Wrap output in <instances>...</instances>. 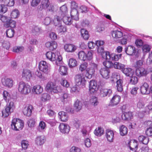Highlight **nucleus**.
Listing matches in <instances>:
<instances>
[{
	"instance_id": "nucleus-34",
	"label": "nucleus",
	"mask_w": 152,
	"mask_h": 152,
	"mask_svg": "<svg viewBox=\"0 0 152 152\" xmlns=\"http://www.w3.org/2000/svg\"><path fill=\"white\" fill-rule=\"evenodd\" d=\"M121 97L118 95H115L112 98L111 101V105L114 106L117 105L120 102Z\"/></svg>"
},
{
	"instance_id": "nucleus-16",
	"label": "nucleus",
	"mask_w": 152,
	"mask_h": 152,
	"mask_svg": "<svg viewBox=\"0 0 152 152\" xmlns=\"http://www.w3.org/2000/svg\"><path fill=\"white\" fill-rule=\"evenodd\" d=\"M46 141V138L44 135L37 136L35 139L34 142L36 145L38 146L43 145Z\"/></svg>"
},
{
	"instance_id": "nucleus-10",
	"label": "nucleus",
	"mask_w": 152,
	"mask_h": 152,
	"mask_svg": "<svg viewBox=\"0 0 152 152\" xmlns=\"http://www.w3.org/2000/svg\"><path fill=\"white\" fill-rule=\"evenodd\" d=\"M45 88L46 91L48 92L57 93L59 91V87L56 86L55 83L49 82L46 84Z\"/></svg>"
},
{
	"instance_id": "nucleus-14",
	"label": "nucleus",
	"mask_w": 152,
	"mask_h": 152,
	"mask_svg": "<svg viewBox=\"0 0 152 152\" xmlns=\"http://www.w3.org/2000/svg\"><path fill=\"white\" fill-rule=\"evenodd\" d=\"M60 132L63 134H68L70 130L69 126L67 124L61 123L58 127Z\"/></svg>"
},
{
	"instance_id": "nucleus-18",
	"label": "nucleus",
	"mask_w": 152,
	"mask_h": 152,
	"mask_svg": "<svg viewBox=\"0 0 152 152\" xmlns=\"http://www.w3.org/2000/svg\"><path fill=\"white\" fill-rule=\"evenodd\" d=\"M33 107L31 105H27L23 109V113L24 115L27 116H30L32 113Z\"/></svg>"
},
{
	"instance_id": "nucleus-61",
	"label": "nucleus",
	"mask_w": 152,
	"mask_h": 152,
	"mask_svg": "<svg viewBox=\"0 0 152 152\" xmlns=\"http://www.w3.org/2000/svg\"><path fill=\"white\" fill-rule=\"evenodd\" d=\"M46 126L45 123L43 121H41L39 123L38 130L40 131H42L45 129Z\"/></svg>"
},
{
	"instance_id": "nucleus-20",
	"label": "nucleus",
	"mask_w": 152,
	"mask_h": 152,
	"mask_svg": "<svg viewBox=\"0 0 152 152\" xmlns=\"http://www.w3.org/2000/svg\"><path fill=\"white\" fill-rule=\"evenodd\" d=\"M111 34L112 37L116 39L121 38L123 36V33L120 29L113 30L111 32Z\"/></svg>"
},
{
	"instance_id": "nucleus-39",
	"label": "nucleus",
	"mask_w": 152,
	"mask_h": 152,
	"mask_svg": "<svg viewBox=\"0 0 152 152\" xmlns=\"http://www.w3.org/2000/svg\"><path fill=\"white\" fill-rule=\"evenodd\" d=\"M122 72L127 76L131 77L133 75V72L131 68H124L122 70Z\"/></svg>"
},
{
	"instance_id": "nucleus-58",
	"label": "nucleus",
	"mask_w": 152,
	"mask_h": 152,
	"mask_svg": "<svg viewBox=\"0 0 152 152\" xmlns=\"http://www.w3.org/2000/svg\"><path fill=\"white\" fill-rule=\"evenodd\" d=\"M50 98L49 95L47 93H44L42 94L41 100L45 102L49 100Z\"/></svg>"
},
{
	"instance_id": "nucleus-7",
	"label": "nucleus",
	"mask_w": 152,
	"mask_h": 152,
	"mask_svg": "<svg viewBox=\"0 0 152 152\" xmlns=\"http://www.w3.org/2000/svg\"><path fill=\"white\" fill-rule=\"evenodd\" d=\"M93 53L92 50L88 51L87 54L83 51H80L78 53L79 58L84 61L91 60L93 58Z\"/></svg>"
},
{
	"instance_id": "nucleus-28",
	"label": "nucleus",
	"mask_w": 152,
	"mask_h": 152,
	"mask_svg": "<svg viewBox=\"0 0 152 152\" xmlns=\"http://www.w3.org/2000/svg\"><path fill=\"white\" fill-rule=\"evenodd\" d=\"M43 88L39 85L34 86L32 89L34 93L37 94L41 93L43 92Z\"/></svg>"
},
{
	"instance_id": "nucleus-21",
	"label": "nucleus",
	"mask_w": 152,
	"mask_h": 152,
	"mask_svg": "<svg viewBox=\"0 0 152 152\" xmlns=\"http://www.w3.org/2000/svg\"><path fill=\"white\" fill-rule=\"evenodd\" d=\"M128 145L130 150H136L138 148V142L136 140H132L129 142Z\"/></svg>"
},
{
	"instance_id": "nucleus-53",
	"label": "nucleus",
	"mask_w": 152,
	"mask_h": 152,
	"mask_svg": "<svg viewBox=\"0 0 152 152\" xmlns=\"http://www.w3.org/2000/svg\"><path fill=\"white\" fill-rule=\"evenodd\" d=\"M113 66L115 68L119 69H121L122 70L125 67L124 65L118 62H115Z\"/></svg>"
},
{
	"instance_id": "nucleus-13",
	"label": "nucleus",
	"mask_w": 152,
	"mask_h": 152,
	"mask_svg": "<svg viewBox=\"0 0 152 152\" xmlns=\"http://www.w3.org/2000/svg\"><path fill=\"white\" fill-rule=\"evenodd\" d=\"M135 73L136 75L139 77L146 76L148 73L147 69L142 67L137 68Z\"/></svg>"
},
{
	"instance_id": "nucleus-60",
	"label": "nucleus",
	"mask_w": 152,
	"mask_h": 152,
	"mask_svg": "<svg viewBox=\"0 0 152 152\" xmlns=\"http://www.w3.org/2000/svg\"><path fill=\"white\" fill-rule=\"evenodd\" d=\"M58 27V30L59 33L63 34L67 31L66 27L65 26H62L61 24L60 26H59Z\"/></svg>"
},
{
	"instance_id": "nucleus-36",
	"label": "nucleus",
	"mask_w": 152,
	"mask_h": 152,
	"mask_svg": "<svg viewBox=\"0 0 152 152\" xmlns=\"http://www.w3.org/2000/svg\"><path fill=\"white\" fill-rule=\"evenodd\" d=\"M120 134L121 136H124L126 135L128 132L127 128L124 125L120 126L119 128Z\"/></svg>"
},
{
	"instance_id": "nucleus-27",
	"label": "nucleus",
	"mask_w": 152,
	"mask_h": 152,
	"mask_svg": "<svg viewBox=\"0 0 152 152\" xmlns=\"http://www.w3.org/2000/svg\"><path fill=\"white\" fill-rule=\"evenodd\" d=\"M104 42L103 40H98L96 41V45L98 47L97 51L99 53L103 52L104 48L102 47H100V46H102L104 44Z\"/></svg>"
},
{
	"instance_id": "nucleus-29",
	"label": "nucleus",
	"mask_w": 152,
	"mask_h": 152,
	"mask_svg": "<svg viewBox=\"0 0 152 152\" xmlns=\"http://www.w3.org/2000/svg\"><path fill=\"white\" fill-rule=\"evenodd\" d=\"M30 28L32 32L35 35H38L42 32L41 28L37 26H33L31 27Z\"/></svg>"
},
{
	"instance_id": "nucleus-63",
	"label": "nucleus",
	"mask_w": 152,
	"mask_h": 152,
	"mask_svg": "<svg viewBox=\"0 0 152 152\" xmlns=\"http://www.w3.org/2000/svg\"><path fill=\"white\" fill-rule=\"evenodd\" d=\"M60 83L62 85L66 88H68L69 86V83L64 78H62L61 80Z\"/></svg>"
},
{
	"instance_id": "nucleus-8",
	"label": "nucleus",
	"mask_w": 152,
	"mask_h": 152,
	"mask_svg": "<svg viewBox=\"0 0 152 152\" xmlns=\"http://www.w3.org/2000/svg\"><path fill=\"white\" fill-rule=\"evenodd\" d=\"M83 74H78L75 75L74 79L76 84L77 85L84 87L86 83V80Z\"/></svg>"
},
{
	"instance_id": "nucleus-31",
	"label": "nucleus",
	"mask_w": 152,
	"mask_h": 152,
	"mask_svg": "<svg viewBox=\"0 0 152 152\" xmlns=\"http://www.w3.org/2000/svg\"><path fill=\"white\" fill-rule=\"evenodd\" d=\"M3 96L4 99L7 102L13 101V99L11 98L10 94L7 91L4 90L3 91Z\"/></svg>"
},
{
	"instance_id": "nucleus-57",
	"label": "nucleus",
	"mask_w": 152,
	"mask_h": 152,
	"mask_svg": "<svg viewBox=\"0 0 152 152\" xmlns=\"http://www.w3.org/2000/svg\"><path fill=\"white\" fill-rule=\"evenodd\" d=\"M24 48L23 46H15L13 48V51L15 53H20L23 51Z\"/></svg>"
},
{
	"instance_id": "nucleus-32",
	"label": "nucleus",
	"mask_w": 152,
	"mask_h": 152,
	"mask_svg": "<svg viewBox=\"0 0 152 152\" xmlns=\"http://www.w3.org/2000/svg\"><path fill=\"white\" fill-rule=\"evenodd\" d=\"M62 18L57 15L54 16L53 20H52V23L55 26L58 27L60 26L61 23Z\"/></svg>"
},
{
	"instance_id": "nucleus-38",
	"label": "nucleus",
	"mask_w": 152,
	"mask_h": 152,
	"mask_svg": "<svg viewBox=\"0 0 152 152\" xmlns=\"http://www.w3.org/2000/svg\"><path fill=\"white\" fill-rule=\"evenodd\" d=\"M104 131L103 128L98 127L96 128L94 131V134L97 136H101L104 133Z\"/></svg>"
},
{
	"instance_id": "nucleus-55",
	"label": "nucleus",
	"mask_w": 152,
	"mask_h": 152,
	"mask_svg": "<svg viewBox=\"0 0 152 152\" xmlns=\"http://www.w3.org/2000/svg\"><path fill=\"white\" fill-rule=\"evenodd\" d=\"M50 3L49 0H42L41 5L43 8L46 9L50 5Z\"/></svg>"
},
{
	"instance_id": "nucleus-1",
	"label": "nucleus",
	"mask_w": 152,
	"mask_h": 152,
	"mask_svg": "<svg viewBox=\"0 0 152 152\" xmlns=\"http://www.w3.org/2000/svg\"><path fill=\"white\" fill-rule=\"evenodd\" d=\"M88 63L86 62L81 64L79 66V70L81 72L86 70L85 76L87 78L90 79L94 73L95 70L97 69V65L96 64L92 63L90 64L89 66L87 68Z\"/></svg>"
},
{
	"instance_id": "nucleus-11",
	"label": "nucleus",
	"mask_w": 152,
	"mask_h": 152,
	"mask_svg": "<svg viewBox=\"0 0 152 152\" xmlns=\"http://www.w3.org/2000/svg\"><path fill=\"white\" fill-rule=\"evenodd\" d=\"M125 51L126 54L129 55H135L136 57H138L139 56L135 48L132 45H129L126 47L125 48Z\"/></svg>"
},
{
	"instance_id": "nucleus-17",
	"label": "nucleus",
	"mask_w": 152,
	"mask_h": 152,
	"mask_svg": "<svg viewBox=\"0 0 152 152\" xmlns=\"http://www.w3.org/2000/svg\"><path fill=\"white\" fill-rule=\"evenodd\" d=\"M100 73L102 77L106 79H108L110 76L109 69L102 68L100 70Z\"/></svg>"
},
{
	"instance_id": "nucleus-45",
	"label": "nucleus",
	"mask_w": 152,
	"mask_h": 152,
	"mask_svg": "<svg viewBox=\"0 0 152 152\" xmlns=\"http://www.w3.org/2000/svg\"><path fill=\"white\" fill-rule=\"evenodd\" d=\"M68 65L70 68L75 67L77 65V61L75 59L71 58L69 60Z\"/></svg>"
},
{
	"instance_id": "nucleus-5",
	"label": "nucleus",
	"mask_w": 152,
	"mask_h": 152,
	"mask_svg": "<svg viewBox=\"0 0 152 152\" xmlns=\"http://www.w3.org/2000/svg\"><path fill=\"white\" fill-rule=\"evenodd\" d=\"M15 106L13 101L7 102L5 109L2 111V115L4 118L7 117L13 112Z\"/></svg>"
},
{
	"instance_id": "nucleus-62",
	"label": "nucleus",
	"mask_w": 152,
	"mask_h": 152,
	"mask_svg": "<svg viewBox=\"0 0 152 152\" xmlns=\"http://www.w3.org/2000/svg\"><path fill=\"white\" fill-rule=\"evenodd\" d=\"M5 5H0V13H5L7 10V6L5 4Z\"/></svg>"
},
{
	"instance_id": "nucleus-40",
	"label": "nucleus",
	"mask_w": 152,
	"mask_h": 152,
	"mask_svg": "<svg viewBox=\"0 0 152 152\" xmlns=\"http://www.w3.org/2000/svg\"><path fill=\"white\" fill-rule=\"evenodd\" d=\"M145 99L140 98L139 99L137 102V107L140 109H142L145 107Z\"/></svg>"
},
{
	"instance_id": "nucleus-23",
	"label": "nucleus",
	"mask_w": 152,
	"mask_h": 152,
	"mask_svg": "<svg viewBox=\"0 0 152 152\" xmlns=\"http://www.w3.org/2000/svg\"><path fill=\"white\" fill-rule=\"evenodd\" d=\"M58 117L61 121L63 122L67 121L68 118L67 114L64 111H61L59 112Z\"/></svg>"
},
{
	"instance_id": "nucleus-24",
	"label": "nucleus",
	"mask_w": 152,
	"mask_h": 152,
	"mask_svg": "<svg viewBox=\"0 0 152 152\" xmlns=\"http://www.w3.org/2000/svg\"><path fill=\"white\" fill-rule=\"evenodd\" d=\"M46 46L50 50H53L57 48V45L55 41L48 42L45 44Z\"/></svg>"
},
{
	"instance_id": "nucleus-12",
	"label": "nucleus",
	"mask_w": 152,
	"mask_h": 152,
	"mask_svg": "<svg viewBox=\"0 0 152 152\" xmlns=\"http://www.w3.org/2000/svg\"><path fill=\"white\" fill-rule=\"evenodd\" d=\"M1 83L3 86L8 88H12L14 83L13 80L11 78L6 77L2 79Z\"/></svg>"
},
{
	"instance_id": "nucleus-51",
	"label": "nucleus",
	"mask_w": 152,
	"mask_h": 152,
	"mask_svg": "<svg viewBox=\"0 0 152 152\" xmlns=\"http://www.w3.org/2000/svg\"><path fill=\"white\" fill-rule=\"evenodd\" d=\"M96 31L102 33L105 30V28L104 25L102 23H99L96 27Z\"/></svg>"
},
{
	"instance_id": "nucleus-64",
	"label": "nucleus",
	"mask_w": 152,
	"mask_h": 152,
	"mask_svg": "<svg viewBox=\"0 0 152 152\" xmlns=\"http://www.w3.org/2000/svg\"><path fill=\"white\" fill-rule=\"evenodd\" d=\"M42 22L44 24L46 25H48L50 23H52V20H51V18L49 17H46L44 19Z\"/></svg>"
},
{
	"instance_id": "nucleus-49",
	"label": "nucleus",
	"mask_w": 152,
	"mask_h": 152,
	"mask_svg": "<svg viewBox=\"0 0 152 152\" xmlns=\"http://www.w3.org/2000/svg\"><path fill=\"white\" fill-rule=\"evenodd\" d=\"M72 19L71 18L68 17L66 16H63V21L64 23L67 25H69L72 23Z\"/></svg>"
},
{
	"instance_id": "nucleus-2",
	"label": "nucleus",
	"mask_w": 152,
	"mask_h": 152,
	"mask_svg": "<svg viewBox=\"0 0 152 152\" xmlns=\"http://www.w3.org/2000/svg\"><path fill=\"white\" fill-rule=\"evenodd\" d=\"M17 88L18 92L23 95H27L31 91L30 86L23 82H19L18 84Z\"/></svg>"
},
{
	"instance_id": "nucleus-30",
	"label": "nucleus",
	"mask_w": 152,
	"mask_h": 152,
	"mask_svg": "<svg viewBox=\"0 0 152 152\" xmlns=\"http://www.w3.org/2000/svg\"><path fill=\"white\" fill-rule=\"evenodd\" d=\"M121 117L122 119L124 120H131L132 119L133 117L132 113L131 112H125L122 115Z\"/></svg>"
},
{
	"instance_id": "nucleus-42",
	"label": "nucleus",
	"mask_w": 152,
	"mask_h": 152,
	"mask_svg": "<svg viewBox=\"0 0 152 152\" xmlns=\"http://www.w3.org/2000/svg\"><path fill=\"white\" fill-rule=\"evenodd\" d=\"M83 104L78 99H77L75 102L74 106L77 111L80 110L82 107Z\"/></svg>"
},
{
	"instance_id": "nucleus-6",
	"label": "nucleus",
	"mask_w": 152,
	"mask_h": 152,
	"mask_svg": "<svg viewBox=\"0 0 152 152\" xmlns=\"http://www.w3.org/2000/svg\"><path fill=\"white\" fill-rule=\"evenodd\" d=\"M24 125V122L23 121L18 118H14L12 121L11 126L12 129L15 131H18L23 129Z\"/></svg>"
},
{
	"instance_id": "nucleus-19",
	"label": "nucleus",
	"mask_w": 152,
	"mask_h": 152,
	"mask_svg": "<svg viewBox=\"0 0 152 152\" xmlns=\"http://www.w3.org/2000/svg\"><path fill=\"white\" fill-rule=\"evenodd\" d=\"M98 89L96 81L94 80L90 81L89 84V90L91 93H94Z\"/></svg>"
},
{
	"instance_id": "nucleus-9",
	"label": "nucleus",
	"mask_w": 152,
	"mask_h": 152,
	"mask_svg": "<svg viewBox=\"0 0 152 152\" xmlns=\"http://www.w3.org/2000/svg\"><path fill=\"white\" fill-rule=\"evenodd\" d=\"M50 65L44 61L40 62L38 65L39 70L46 74H48L50 72Z\"/></svg>"
},
{
	"instance_id": "nucleus-54",
	"label": "nucleus",
	"mask_w": 152,
	"mask_h": 152,
	"mask_svg": "<svg viewBox=\"0 0 152 152\" xmlns=\"http://www.w3.org/2000/svg\"><path fill=\"white\" fill-rule=\"evenodd\" d=\"M21 144L22 149L25 150L27 148L29 145L28 141L26 140H22Z\"/></svg>"
},
{
	"instance_id": "nucleus-41",
	"label": "nucleus",
	"mask_w": 152,
	"mask_h": 152,
	"mask_svg": "<svg viewBox=\"0 0 152 152\" xmlns=\"http://www.w3.org/2000/svg\"><path fill=\"white\" fill-rule=\"evenodd\" d=\"M81 36L85 40H88L89 37V35L87 31L84 29H82L80 30Z\"/></svg>"
},
{
	"instance_id": "nucleus-3",
	"label": "nucleus",
	"mask_w": 152,
	"mask_h": 152,
	"mask_svg": "<svg viewBox=\"0 0 152 152\" xmlns=\"http://www.w3.org/2000/svg\"><path fill=\"white\" fill-rule=\"evenodd\" d=\"M102 57L104 59L110 61H118L121 58L122 54H117L110 53L108 52H104L101 54Z\"/></svg>"
},
{
	"instance_id": "nucleus-35",
	"label": "nucleus",
	"mask_w": 152,
	"mask_h": 152,
	"mask_svg": "<svg viewBox=\"0 0 152 152\" xmlns=\"http://www.w3.org/2000/svg\"><path fill=\"white\" fill-rule=\"evenodd\" d=\"M22 76L23 77L26 78L27 80H29L32 76L30 71L27 69L24 70L22 73Z\"/></svg>"
},
{
	"instance_id": "nucleus-4",
	"label": "nucleus",
	"mask_w": 152,
	"mask_h": 152,
	"mask_svg": "<svg viewBox=\"0 0 152 152\" xmlns=\"http://www.w3.org/2000/svg\"><path fill=\"white\" fill-rule=\"evenodd\" d=\"M45 56L47 58L51 61H56V64L58 65V62H61L62 60V57L61 55H58V53H55L51 51L47 52L45 54Z\"/></svg>"
},
{
	"instance_id": "nucleus-46",
	"label": "nucleus",
	"mask_w": 152,
	"mask_h": 152,
	"mask_svg": "<svg viewBox=\"0 0 152 152\" xmlns=\"http://www.w3.org/2000/svg\"><path fill=\"white\" fill-rule=\"evenodd\" d=\"M67 68L66 66H61L60 67L59 71L60 73L62 75H65L67 73Z\"/></svg>"
},
{
	"instance_id": "nucleus-44",
	"label": "nucleus",
	"mask_w": 152,
	"mask_h": 152,
	"mask_svg": "<svg viewBox=\"0 0 152 152\" xmlns=\"http://www.w3.org/2000/svg\"><path fill=\"white\" fill-rule=\"evenodd\" d=\"M138 140L140 142L145 145L147 144L149 142L148 138L143 135L139 136Z\"/></svg>"
},
{
	"instance_id": "nucleus-56",
	"label": "nucleus",
	"mask_w": 152,
	"mask_h": 152,
	"mask_svg": "<svg viewBox=\"0 0 152 152\" xmlns=\"http://www.w3.org/2000/svg\"><path fill=\"white\" fill-rule=\"evenodd\" d=\"M89 102L94 106L97 105L98 104L97 98L95 96H93L90 99Z\"/></svg>"
},
{
	"instance_id": "nucleus-26",
	"label": "nucleus",
	"mask_w": 152,
	"mask_h": 152,
	"mask_svg": "<svg viewBox=\"0 0 152 152\" xmlns=\"http://www.w3.org/2000/svg\"><path fill=\"white\" fill-rule=\"evenodd\" d=\"M64 48L65 50L69 52H73L77 48L75 45L70 44H67L65 45Z\"/></svg>"
},
{
	"instance_id": "nucleus-47",
	"label": "nucleus",
	"mask_w": 152,
	"mask_h": 152,
	"mask_svg": "<svg viewBox=\"0 0 152 152\" xmlns=\"http://www.w3.org/2000/svg\"><path fill=\"white\" fill-rule=\"evenodd\" d=\"M80 90V87L78 85H76L71 88L70 92L72 94H77L79 92Z\"/></svg>"
},
{
	"instance_id": "nucleus-50",
	"label": "nucleus",
	"mask_w": 152,
	"mask_h": 152,
	"mask_svg": "<svg viewBox=\"0 0 152 152\" xmlns=\"http://www.w3.org/2000/svg\"><path fill=\"white\" fill-rule=\"evenodd\" d=\"M14 30L11 28L8 29L6 31L7 37L10 38H12L14 36Z\"/></svg>"
},
{
	"instance_id": "nucleus-52",
	"label": "nucleus",
	"mask_w": 152,
	"mask_h": 152,
	"mask_svg": "<svg viewBox=\"0 0 152 152\" xmlns=\"http://www.w3.org/2000/svg\"><path fill=\"white\" fill-rule=\"evenodd\" d=\"M19 15V13L18 10L17 9H15L11 13L10 16L11 18H16L18 17Z\"/></svg>"
},
{
	"instance_id": "nucleus-48",
	"label": "nucleus",
	"mask_w": 152,
	"mask_h": 152,
	"mask_svg": "<svg viewBox=\"0 0 152 152\" xmlns=\"http://www.w3.org/2000/svg\"><path fill=\"white\" fill-rule=\"evenodd\" d=\"M123 82L122 80L121 79L118 80L116 82L117 89L118 91L121 92L123 90Z\"/></svg>"
},
{
	"instance_id": "nucleus-37",
	"label": "nucleus",
	"mask_w": 152,
	"mask_h": 152,
	"mask_svg": "<svg viewBox=\"0 0 152 152\" xmlns=\"http://www.w3.org/2000/svg\"><path fill=\"white\" fill-rule=\"evenodd\" d=\"M4 26L6 28L10 27L13 28L15 27L16 22L15 21L12 20L11 19H9L8 20V21L4 23Z\"/></svg>"
},
{
	"instance_id": "nucleus-33",
	"label": "nucleus",
	"mask_w": 152,
	"mask_h": 152,
	"mask_svg": "<svg viewBox=\"0 0 152 152\" xmlns=\"http://www.w3.org/2000/svg\"><path fill=\"white\" fill-rule=\"evenodd\" d=\"M112 93V91L109 89H102L100 90V95L101 96L105 97L107 95L110 96Z\"/></svg>"
},
{
	"instance_id": "nucleus-25",
	"label": "nucleus",
	"mask_w": 152,
	"mask_h": 152,
	"mask_svg": "<svg viewBox=\"0 0 152 152\" xmlns=\"http://www.w3.org/2000/svg\"><path fill=\"white\" fill-rule=\"evenodd\" d=\"M149 86L146 83H143L140 87V91L143 94H149V91H148Z\"/></svg>"
},
{
	"instance_id": "nucleus-59",
	"label": "nucleus",
	"mask_w": 152,
	"mask_h": 152,
	"mask_svg": "<svg viewBox=\"0 0 152 152\" xmlns=\"http://www.w3.org/2000/svg\"><path fill=\"white\" fill-rule=\"evenodd\" d=\"M111 61L109 60V61H105L103 62V65L106 67V68L109 69L113 66V64Z\"/></svg>"
},
{
	"instance_id": "nucleus-22",
	"label": "nucleus",
	"mask_w": 152,
	"mask_h": 152,
	"mask_svg": "<svg viewBox=\"0 0 152 152\" xmlns=\"http://www.w3.org/2000/svg\"><path fill=\"white\" fill-rule=\"evenodd\" d=\"M79 11L78 9H71L70 15L72 19L75 20H79Z\"/></svg>"
},
{
	"instance_id": "nucleus-15",
	"label": "nucleus",
	"mask_w": 152,
	"mask_h": 152,
	"mask_svg": "<svg viewBox=\"0 0 152 152\" xmlns=\"http://www.w3.org/2000/svg\"><path fill=\"white\" fill-rule=\"evenodd\" d=\"M115 132L110 129H107L106 131L105 137L108 141L110 142H113L114 139V134Z\"/></svg>"
},
{
	"instance_id": "nucleus-43",
	"label": "nucleus",
	"mask_w": 152,
	"mask_h": 152,
	"mask_svg": "<svg viewBox=\"0 0 152 152\" xmlns=\"http://www.w3.org/2000/svg\"><path fill=\"white\" fill-rule=\"evenodd\" d=\"M138 140L140 142L145 145L147 144L149 142L148 138L143 135L139 136Z\"/></svg>"
}]
</instances>
